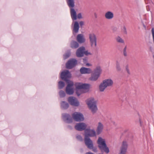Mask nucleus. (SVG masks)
Wrapping results in <instances>:
<instances>
[{
    "instance_id": "46",
    "label": "nucleus",
    "mask_w": 154,
    "mask_h": 154,
    "mask_svg": "<svg viewBox=\"0 0 154 154\" xmlns=\"http://www.w3.org/2000/svg\"><path fill=\"white\" fill-rule=\"evenodd\" d=\"M145 1L146 3H148L150 1V0H145Z\"/></svg>"
},
{
    "instance_id": "18",
    "label": "nucleus",
    "mask_w": 154,
    "mask_h": 154,
    "mask_svg": "<svg viewBox=\"0 0 154 154\" xmlns=\"http://www.w3.org/2000/svg\"><path fill=\"white\" fill-rule=\"evenodd\" d=\"M85 135H96V132L94 129H91L90 128H88L85 131Z\"/></svg>"
},
{
    "instance_id": "9",
    "label": "nucleus",
    "mask_w": 154,
    "mask_h": 154,
    "mask_svg": "<svg viewBox=\"0 0 154 154\" xmlns=\"http://www.w3.org/2000/svg\"><path fill=\"white\" fill-rule=\"evenodd\" d=\"M67 83L68 85L66 88V92L68 94H72L74 92L73 89L72 88V87L74 84L72 82H70Z\"/></svg>"
},
{
    "instance_id": "14",
    "label": "nucleus",
    "mask_w": 154,
    "mask_h": 154,
    "mask_svg": "<svg viewBox=\"0 0 154 154\" xmlns=\"http://www.w3.org/2000/svg\"><path fill=\"white\" fill-rule=\"evenodd\" d=\"M75 86L76 88L78 89H89L90 87V85L88 84L77 83L76 84Z\"/></svg>"
},
{
    "instance_id": "20",
    "label": "nucleus",
    "mask_w": 154,
    "mask_h": 154,
    "mask_svg": "<svg viewBox=\"0 0 154 154\" xmlns=\"http://www.w3.org/2000/svg\"><path fill=\"white\" fill-rule=\"evenodd\" d=\"M103 127V125L101 122H99L96 130V132L98 135L100 134L102 132Z\"/></svg>"
},
{
    "instance_id": "40",
    "label": "nucleus",
    "mask_w": 154,
    "mask_h": 154,
    "mask_svg": "<svg viewBox=\"0 0 154 154\" xmlns=\"http://www.w3.org/2000/svg\"><path fill=\"white\" fill-rule=\"evenodd\" d=\"M77 18L79 19H81L82 18V15L81 13H79L77 15Z\"/></svg>"
},
{
    "instance_id": "7",
    "label": "nucleus",
    "mask_w": 154,
    "mask_h": 154,
    "mask_svg": "<svg viewBox=\"0 0 154 154\" xmlns=\"http://www.w3.org/2000/svg\"><path fill=\"white\" fill-rule=\"evenodd\" d=\"M89 37L91 46L92 47H96L97 46V38L95 34H89Z\"/></svg>"
},
{
    "instance_id": "22",
    "label": "nucleus",
    "mask_w": 154,
    "mask_h": 154,
    "mask_svg": "<svg viewBox=\"0 0 154 154\" xmlns=\"http://www.w3.org/2000/svg\"><path fill=\"white\" fill-rule=\"evenodd\" d=\"M77 40L80 43H83L85 41V39L83 36V35L82 34H79L77 35Z\"/></svg>"
},
{
    "instance_id": "13",
    "label": "nucleus",
    "mask_w": 154,
    "mask_h": 154,
    "mask_svg": "<svg viewBox=\"0 0 154 154\" xmlns=\"http://www.w3.org/2000/svg\"><path fill=\"white\" fill-rule=\"evenodd\" d=\"M68 101L70 104L72 106H78L79 103L76 98L73 97H70L68 99Z\"/></svg>"
},
{
    "instance_id": "39",
    "label": "nucleus",
    "mask_w": 154,
    "mask_h": 154,
    "mask_svg": "<svg viewBox=\"0 0 154 154\" xmlns=\"http://www.w3.org/2000/svg\"><path fill=\"white\" fill-rule=\"evenodd\" d=\"M76 138L77 139L80 141H82L83 140V139L81 135H77L76 136Z\"/></svg>"
},
{
    "instance_id": "34",
    "label": "nucleus",
    "mask_w": 154,
    "mask_h": 154,
    "mask_svg": "<svg viewBox=\"0 0 154 154\" xmlns=\"http://www.w3.org/2000/svg\"><path fill=\"white\" fill-rule=\"evenodd\" d=\"M116 69L117 71H120L121 70V68L119 63H116Z\"/></svg>"
},
{
    "instance_id": "38",
    "label": "nucleus",
    "mask_w": 154,
    "mask_h": 154,
    "mask_svg": "<svg viewBox=\"0 0 154 154\" xmlns=\"http://www.w3.org/2000/svg\"><path fill=\"white\" fill-rule=\"evenodd\" d=\"M126 69L128 74H130V72L128 68V65H127L126 66Z\"/></svg>"
},
{
    "instance_id": "44",
    "label": "nucleus",
    "mask_w": 154,
    "mask_h": 154,
    "mask_svg": "<svg viewBox=\"0 0 154 154\" xmlns=\"http://www.w3.org/2000/svg\"><path fill=\"white\" fill-rule=\"evenodd\" d=\"M94 16L95 18H97V14L96 13H94Z\"/></svg>"
},
{
    "instance_id": "19",
    "label": "nucleus",
    "mask_w": 154,
    "mask_h": 154,
    "mask_svg": "<svg viewBox=\"0 0 154 154\" xmlns=\"http://www.w3.org/2000/svg\"><path fill=\"white\" fill-rule=\"evenodd\" d=\"M80 70V72L82 74H89L91 72V70L90 68L84 67H82Z\"/></svg>"
},
{
    "instance_id": "36",
    "label": "nucleus",
    "mask_w": 154,
    "mask_h": 154,
    "mask_svg": "<svg viewBox=\"0 0 154 154\" xmlns=\"http://www.w3.org/2000/svg\"><path fill=\"white\" fill-rule=\"evenodd\" d=\"M76 89V93L78 96H79L81 95V92H80V90H79L80 89Z\"/></svg>"
},
{
    "instance_id": "16",
    "label": "nucleus",
    "mask_w": 154,
    "mask_h": 154,
    "mask_svg": "<svg viewBox=\"0 0 154 154\" xmlns=\"http://www.w3.org/2000/svg\"><path fill=\"white\" fill-rule=\"evenodd\" d=\"M128 147V144L126 141L122 142L120 148V151L119 154H126Z\"/></svg>"
},
{
    "instance_id": "24",
    "label": "nucleus",
    "mask_w": 154,
    "mask_h": 154,
    "mask_svg": "<svg viewBox=\"0 0 154 154\" xmlns=\"http://www.w3.org/2000/svg\"><path fill=\"white\" fill-rule=\"evenodd\" d=\"M67 4L69 8V9L71 8H73L75 7V1L74 0H66Z\"/></svg>"
},
{
    "instance_id": "32",
    "label": "nucleus",
    "mask_w": 154,
    "mask_h": 154,
    "mask_svg": "<svg viewBox=\"0 0 154 154\" xmlns=\"http://www.w3.org/2000/svg\"><path fill=\"white\" fill-rule=\"evenodd\" d=\"M85 55L86 56H88V55H91L92 54L89 52L88 51H86L85 50L84 51V55Z\"/></svg>"
},
{
    "instance_id": "3",
    "label": "nucleus",
    "mask_w": 154,
    "mask_h": 154,
    "mask_svg": "<svg viewBox=\"0 0 154 154\" xmlns=\"http://www.w3.org/2000/svg\"><path fill=\"white\" fill-rule=\"evenodd\" d=\"M97 143L98 144V146L101 152L104 151L106 153L109 152V149L107 146L104 139L99 137L97 140Z\"/></svg>"
},
{
    "instance_id": "25",
    "label": "nucleus",
    "mask_w": 154,
    "mask_h": 154,
    "mask_svg": "<svg viewBox=\"0 0 154 154\" xmlns=\"http://www.w3.org/2000/svg\"><path fill=\"white\" fill-rule=\"evenodd\" d=\"M61 108L63 109H67L69 107V104L65 101H62L60 103Z\"/></svg>"
},
{
    "instance_id": "8",
    "label": "nucleus",
    "mask_w": 154,
    "mask_h": 154,
    "mask_svg": "<svg viewBox=\"0 0 154 154\" xmlns=\"http://www.w3.org/2000/svg\"><path fill=\"white\" fill-rule=\"evenodd\" d=\"M93 135H85V145L89 149H92L93 148V143L92 141L89 138V136L91 137Z\"/></svg>"
},
{
    "instance_id": "4",
    "label": "nucleus",
    "mask_w": 154,
    "mask_h": 154,
    "mask_svg": "<svg viewBox=\"0 0 154 154\" xmlns=\"http://www.w3.org/2000/svg\"><path fill=\"white\" fill-rule=\"evenodd\" d=\"M71 76L70 72L68 70H65L62 72L60 75L61 79L63 80L66 82L67 83L69 82V79Z\"/></svg>"
},
{
    "instance_id": "33",
    "label": "nucleus",
    "mask_w": 154,
    "mask_h": 154,
    "mask_svg": "<svg viewBox=\"0 0 154 154\" xmlns=\"http://www.w3.org/2000/svg\"><path fill=\"white\" fill-rule=\"evenodd\" d=\"M131 131L129 129H125L123 130V134L130 133Z\"/></svg>"
},
{
    "instance_id": "17",
    "label": "nucleus",
    "mask_w": 154,
    "mask_h": 154,
    "mask_svg": "<svg viewBox=\"0 0 154 154\" xmlns=\"http://www.w3.org/2000/svg\"><path fill=\"white\" fill-rule=\"evenodd\" d=\"M70 13L72 19L73 21L76 20L77 19L76 13L74 8L70 9Z\"/></svg>"
},
{
    "instance_id": "45",
    "label": "nucleus",
    "mask_w": 154,
    "mask_h": 154,
    "mask_svg": "<svg viewBox=\"0 0 154 154\" xmlns=\"http://www.w3.org/2000/svg\"><path fill=\"white\" fill-rule=\"evenodd\" d=\"M86 65L87 66H91V64H90V63H87L86 64Z\"/></svg>"
},
{
    "instance_id": "5",
    "label": "nucleus",
    "mask_w": 154,
    "mask_h": 154,
    "mask_svg": "<svg viewBox=\"0 0 154 154\" xmlns=\"http://www.w3.org/2000/svg\"><path fill=\"white\" fill-rule=\"evenodd\" d=\"M77 60L75 58H71L68 60L66 64V68L71 69L75 66L77 63Z\"/></svg>"
},
{
    "instance_id": "42",
    "label": "nucleus",
    "mask_w": 154,
    "mask_h": 154,
    "mask_svg": "<svg viewBox=\"0 0 154 154\" xmlns=\"http://www.w3.org/2000/svg\"><path fill=\"white\" fill-rule=\"evenodd\" d=\"M70 54H66L64 55V57L65 58H67L69 57Z\"/></svg>"
},
{
    "instance_id": "1",
    "label": "nucleus",
    "mask_w": 154,
    "mask_h": 154,
    "mask_svg": "<svg viewBox=\"0 0 154 154\" xmlns=\"http://www.w3.org/2000/svg\"><path fill=\"white\" fill-rule=\"evenodd\" d=\"M86 103L89 109L93 114L95 113L97 110L96 101L93 97L88 99L86 100Z\"/></svg>"
},
{
    "instance_id": "37",
    "label": "nucleus",
    "mask_w": 154,
    "mask_h": 154,
    "mask_svg": "<svg viewBox=\"0 0 154 154\" xmlns=\"http://www.w3.org/2000/svg\"><path fill=\"white\" fill-rule=\"evenodd\" d=\"M151 32L152 33V39L153 42L154 43V28H152V29Z\"/></svg>"
},
{
    "instance_id": "23",
    "label": "nucleus",
    "mask_w": 154,
    "mask_h": 154,
    "mask_svg": "<svg viewBox=\"0 0 154 154\" xmlns=\"http://www.w3.org/2000/svg\"><path fill=\"white\" fill-rule=\"evenodd\" d=\"M103 82V83L106 86V87L108 86H110L112 85L113 83L112 80L110 79H106L104 80Z\"/></svg>"
},
{
    "instance_id": "26",
    "label": "nucleus",
    "mask_w": 154,
    "mask_h": 154,
    "mask_svg": "<svg viewBox=\"0 0 154 154\" xmlns=\"http://www.w3.org/2000/svg\"><path fill=\"white\" fill-rule=\"evenodd\" d=\"M70 46L72 48H76L79 46L78 43L74 41H72L70 44Z\"/></svg>"
},
{
    "instance_id": "35",
    "label": "nucleus",
    "mask_w": 154,
    "mask_h": 154,
    "mask_svg": "<svg viewBox=\"0 0 154 154\" xmlns=\"http://www.w3.org/2000/svg\"><path fill=\"white\" fill-rule=\"evenodd\" d=\"M122 30L124 34H127V32L126 30V28L125 26H124L123 27V29H122Z\"/></svg>"
},
{
    "instance_id": "6",
    "label": "nucleus",
    "mask_w": 154,
    "mask_h": 154,
    "mask_svg": "<svg viewBox=\"0 0 154 154\" xmlns=\"http://www.w3.org/2000/svg\"><path fill=\"white\" fill-rule=\"evenodd\" d=\"M72 116L74 120L77 122H81L84 120L83 114L80 112H75L72 114Z\"/></svg>"
},
{
    "instance_id": "15",
    "label": "nucleus",
    "mask_w": 154,
    "mask_h": 154,
    "mask_svg": "<svg viewBox=\"0 0 154 154\" xmlns=\"http://www.w3.org/2000/svg\"><path fill=\"white\" fill-rule=\"evenodd\" d=\"M85 50V48L83 46H82L79 48L76 52V56L79 58L83 57Z\"/></svg>"
},
{
    "instance_id": "41",
    "label": "nucleus",
    "mask_w": 154,
    "mask_h": 154,
    "mask_svg": "<svg viewBox=\"0 0 154 154\" xmlns=\"http://www.w3.org/2000/svg\"><path fill=\"white\" fill-rule=\"evenodd\" d=\"M83 62L84 63H86L88 62V58L85 57L83 59Z\"/></svg>"
},
{
    "instance_id": "43",
    "label": "nucleus",
    "mask_w": 154,
    "mask_h": 154,
    "mask_svg": "<svg viewBox=\"0 0 154 154\" xmlns=\"http://www.w3.org/2000/svg\"><path fill=\"white\" fill-rule=\"evenodd\" d=\"M93 149V151L95 152H97V149L95 148H93H93H92Z\"/></svg>"
},
{
    "instance_id": "31",
    "label": "nucleus",
    "mask_w": 154,
    "mask_h": 154,
    "mask_svg": "<svg viewBox=\"0 0 154 154\" xmlns=\"http://www.w3.org/2000/svg\"><path fill=\"white\" fill-rule=\"evenodd\" d=\"M127 46H126L123 49V55L125 57H126L127 56V53L126 52Z\"/></svg>"
},
{
    "instance_id": "29",
    "label": "nucleus",
    "mask_w": 154,
    "mask_h": 154,
    "mask_svg": "<svg viewBox=\"0 0 154 154\" xmlns=\"http://www.w3.org/2000/svg\"><path fill=\"white\" fill-rule=\"evenodd\" d=\"M116 40L117 42L119 43H124V40L119 36H118L116 37Z\"/></svg>"
},
{
    "instance_id": "47",
    "label": "nucleus",
    "mask_w": 154,
    "mask_h": 154,
    "mask_svg": "<svg viewBox=\"0 0 154 154\" xmlns=\"http://www.w3.org/2000/svg\"><path fill=\"white\" fill-rule=\"evenodd\" d=\"M68 127H69V128H71V127H70V126H68Z\"/></svg>"
},
{
    "instance_id": "12",
    "label": "nucleus",
    "mask_w": 154,
    "mask_h": 154,
    "mask_svg": "<svg viewBox=\"0 0 154 154\" xmlns=\"http://www.w3.org/2000/svg\"><path fill=\"white\" fill-rule=\"evenodd\" d=\"M62 116L64 121L66 122L70 123L72 122V118L69 114L66 113H63L62 114Z\"/></svg>"
},
{
    "instance_id": "30",
    "label": "nucleus",
    "mask_w": 154,
    "mask_h": 154,
    "mask_svg": "<svg viewBox=\"0 0 154 154\" xmlns=\"http://www.w3.org/2000/svg\"><path fill=\"white\" fill-rule=\"evenodd\" d=\"M59 95L60 97H64L66 95V94L63 91L61 90L59 92Z\"/></svg>"
},
{
    "instance_id": "10",
    "label": "nucleus",
    "mask_w": 154,
    "mask_h": 154,
    "mask_svg": "<svg viewBox=\"0 0 154 154\" xmlns=\"http://www.w3.org/2000/svg\"><path fill=\"white\" fill-rule=\"evenodd\" d=\"M87 127V125L83 122H80L76 124L75 126V129L79 131H85Z\"/></svg>"
},
{
    "instance_id": "27",
    "label": "nucleus",
    "mask_w": 154,
    "mask_h": 154,
    "mask_svg": "<svg viewBox=\"0 0 154 154\" xmlns=\"http://www.w3.org/2000/svg\"><path fill=\"white\" fill-rule=\"evenodd\" d=\"M106 88V86L103 83V82L99 86L100 90L101 92L103 91Z\"/></svg>"
},
{
    "instance_id": "11",
    "label": "nucleus",
    "mask_w": 154,
    "mask_h": 154,
    "mask_svg": "<svg viewBox=\"0 0 154 154\" xmlns=\"http://www.w3.org/2000/svg\"><path fill=\"white\" fill-rule=\"evenodd\" d=\"M79 24L80 26H82L84 25V23L82 21L80 22L79 23L76 21L74 22L73 29V33L74 34L78 32L79 27Z\"/></svg>"
},
{
    "instance_id": "28",
    "label": "nucleus",
    "mask_w": 154,
    "mask_h": 154,
    "mask_svg": "<svg viewBox=\"0 0 154 154\" xmlns=\"http://www.w3.org/2000/svg\"><path fill=\"white\" fill-rule=\"evenodd\" d=\"M65 85V83L64 82L60 81L58 82V88L59 89H61L63 88Z\"/></svg>"
},
{
    "instance_id": "2",
    "label": "nucleus",
    "mask_w": 154,
    "mask_h": 154,
    "mask_svg": "<svg viewBox=\"0 0 154 154\" xmlns=\"http://www.w3.org/2000/svg\"><path fill=\"white\" fill-rule=\"evenodd\" d=\"M102 72V69L99 66H97L92 72L89 80L92 81H95L100 77Z\"/></svg>"
},
{
    "instance_id": "21",
    "label": "nucleus",
    "mask_w": 154,
    "mask_h": 154,
    "mask_svg": "<svg viewBox=\"0 0 154 154\" xmlns=\"http://www.w3.org/2000/svg\"><path fill=\"white\" fill-rule=\"evenodd\" d=\"M105 17L107 19H112L114 17V14L112 12L110 11H108L105 13Z\"/></svg>"
}]
</instances>
